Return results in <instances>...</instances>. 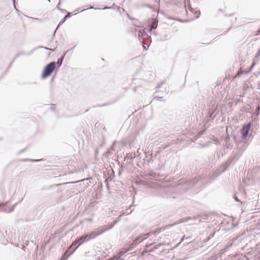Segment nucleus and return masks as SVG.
Instances as JSON below:
<instances>
[{
    "label": "nucleus",
    "instance_id": "c756f323",
    "mask_svg": "<svg viewBox=\"0 0 260 260\" xmlns=\"http://www.w3.org/2000/svg\"><path fill=\"white\" fill-rule=\"evenodd\" d=\"M59 10H60L62 13L67 12V10L65 9H59Z\"/></svg>",
    "mask_w": 260,
    "mask_h": 260
},
{
    "label": "nucleus",
    "instance_id": "39448f33",
    "mask_svg": "<svg viewBox=\"0 0 260 260\" xmlns=\"http://www.w3.org/2000/svg\"><path fill=\"white\" fill-rule=\"evenodd\" d=\"M149 31L151 33L153 29H155L158 25V21L154 18L149 20Z\"/></svg>",
    "mask_w": 260,
    "mask_h": 260
},
{
    "label": "nucleus",
    "instance_id": "37998d69",
    "mask_svg": "<svg viewBox=\"0 0 260 260\" xmlns=\"http://www.w3.org/2000/svg\"><path fill=\"white\" fill-rule=\"evenodd\" d=\"M190 218H190V217H188L187 218V219H190Z\"/></svg>",
    "mask_w": 260,
    "mask_h": 260
},
{
    "label": "nucleus",
    "instance_id": "c9c22d12",
    "mask_svg": "<svg viewBox=\"0 0 260 260\" xmlns=\"http://www.w3.org/2000/svg\"><path fill=\"white\" fill-rule=\"evenodd\" d=\"M25 150V149H23L22 150H21L19 152V153H22L23 152H24Z\"/></svg>",
    "mask_w": 260,
    "mask_h": 260
},
{
    "label": "nucleus",
    "instance_id": "3c124183",
    "mask_svg": "<svg viewBox=\"0 0 260 260\" xmlns=\"http://www.w3.org/2000/svg\"><path fill=\"white\" fill-rule=\"evenodd\" d=\"M50 50H51L52 51H53V49H50Z\"/></svg>",
    "mask_w": 260,
    "mask_h": 260
},
{
    "label": "nucleus",
    "instance_id": "b1692460",
    "mask_svg": "<svg viewBox=\"0 0 260 260\" xmlns=\"http://www.w3.org/2000/svg\"><path fill=\"white\" fill-rule=\"evenodd\" d=\"M163 98V95H161V96H155L154 97V99H156V100H159L161 99H162Z\"/></svg>",
    "mask_w": 260,
    "mask_h": 260
},
{
    "label": "nucleus",
    "instance_id": "423d86ee",
    "mask_svg": "<svg viewBox=\"0 0 260 260\" xmlns=\"http://www.w3.org/2000/svg\"><path fill=\"white\" fill-rule=\"evenodd\" d=\"M44 48V49H46V50H48L49 48H47V47H43L42 46H39V47H36V48H34V49H32L31 51H30L29 52H21L20 53H18L16 55V56H15V57L13 59V61L11 62L10 66H11L13 62L14 61L15 59L17 57H18L21 54H23V55H31V54L33 53V52H34L35 50H36L37 48Z\"/></svg>",
    "mask_w": 260,
    "mask_h": 260
},
{
    "label": "nucleus",
    "instance_id": "49530a36",
    "mask_svg": "<svg viewBox=\"0 0 260 260\" xmlns=\"http://www.w3.org/2000/svg\"><path fill=\"white\" fill-rule=\"evenodd\" d=\"M147 36L149 37V39H151L150 36H148V35H147Z\"/></svg>",
    "mask_w": 260,
    "mask_h": 260
},
{
    "label": "nucleus",
    "instance_id": "4c0bfd02",
    "mask_svg": "<svg viewBox=\"0 0 260 260\" xmlns=\"http://www.w3.org/2000/svg\"><path fill=\"white\" fill-rule=\"evenodd\" d=\"M51 109L54 110L55 109V107H54V105H53V106L51 107Z\"/></svg>",
    "mask_w": 260,
    "mask_h": 260
},
{
    "label": "nucleus",
    "instance_id": "c03bdc74",
    "mask_svg": "<svg viewBox=\"0 0 260 260\" xmlns=\"http://www.w3.org/2000/svg\"><path fill=\"white\" fill-rule=\"evenodd\" d=\"M85 10H86V9H84V10H82L81 12L84 11H85Z\"/></svg>",
    "mask_w": 260,
    "mask_h": 260
},
{
    "label": "nucleus",
    "instance_id": "ddd939ff",
    "mask_svg": "<svg viewBox=\"0 0 260 260\" xmlns=\"http://www.w3.org/2000/svg\"><path fill=\"white\" fill-rule=\"evenodd\" d=\"M69 255H68L67 252H66L61 255L59 260H67L68 258Z\"/></svg>",
    "mask_w": 260,
    "mask_h": 260
},
{
    "label": "nucleus",
    "instance_id": "f3484780",
    "mask_svg": "<svg viewBox=\"0 0 260 260\" xmlns=\"http://www.w3.org/2000/svg\"><path fill=\"white\" fill-rule=\"evenodd\" d=\"M162 244H157V245H155L153 246L152 249L150 250V252H152L153 251L154 249H156L157 248H158L159 247H160Z\"/></svg>",
    "mask_w": 260,
    "mask_h": 260
},
{
    "label": "nucleus",
    "instance_id": "5701e85b",
    "mask_svg": "<svg viewBox=\"0 0 260 260\" xmlns=\"http://www.w3.org/2000/svg\"><path fill=\"white\" fill-rule=\"evenodd\" d=\"M243 74V72L242 71H239L237 74L235 75V78L236 77H239L240 76H241L242 74Z\"/></svg>",
    "mask_w": 260,
    "mask_h": 260
},
{
    "label": "nucleus",
    "instance_id": "2f4dec72",
    "mask_svg": "<svg viewBox=\"0 0 260 260\" xmlns=\"http://www.w3.org/2000/svg\"><path fill=\"white\" fill-rule=\"evenodd\" d=\"M188 8H189L190 11L192 12L193 9L191 7V6L190 4L188 6Z\"/></svg>",
    "mask_w": 260,
    "mask_h": 260
},
{
    "label": "nucleus",
    "instance_id": "1a4fd4ad",
    "mask_svg": "<svg viewBox=\"0 0 260 260\" xmlns=\"http://www.w3.org/2000/svg\"><path fill=\"white\" fill-rule=\"evenodd\" d=\"M233 161V159L232 158H229L226 162H225L222 166L223 169L222 171H225L229 167V166L231 165Z\"/></svg>",
    "mask_w": 260,
    "mask_h": 260
},
{
    "label": "nucleus",
    "instance_id": "72a5a7b5",
    "mask_svg": "<svg viewBox=\"0 0 260 260\" xmlns=\"http://www.w3.org/2000/svg\"><path fill=\"white\" fill-rule=\"evenodd\" d=\"M59 6H60V2L58 3V4H57V6H56V8L59 10Z\"/></svg>",
    "mask_w": 260,
    "mask_h": 260
},
{
    "label": "nucleus",
    "instance_id": "f704fd0d",
    "mask_svg": "<svg viewBox=\"0 0 260 260\" xmlns=\"http://www.w3.org/2000/svg\"><path fill=\"white\" fill-rule=\"evenodd\" d=\"M57 28L58 27H57L56 28L54 31L53 34V37H54L55 36V32H56V29H57Z\"/></svg>",
    "mask_w": 260,
    "mask_h": 260
},
{
    "label": "nucleus",
    "instance_id": "7c9ffc66",
    "mask_svg": "<svg viewBox=\"0 0 260 260\" xmlns=\"http://www.w3.org/2000/svg\"><path fill=\"white\" fill-rule=\"evenodd\" d=\"M234 198L236 201H237V202L240 201L238 199V198L236 196H235Z\"/></svg>",
    "mask_w": 260,
    "mask_h": 260
},
{
    "label": "nucleus",
    "instance_id": "412c9836",
    "mask_svg": "<svg viewBox=\"0 0 260 260\" xmlns=\"http://www.w3.org/2000/svg\"><path fill=\"white\" fill-rule=\"evenodd\" d=\"M8 202L0 203V208H1L2 207H4L8 204Z\"/></svg>",
    "mask_w": 260,
    "mask_h": 260
},
{
    "label": "nucleus",
    "instance_id": "bb28decb",
    "mask_svg": "<svg viewBox=\"0 0 260 260\" xmlns=\"http://www.w3.org/2000/svg\"><path fill=\"white\" fill-rule=\"evenodd\" d=\"M149 46V45H148L147 47H146V46H145V44L144 43H143V47L144 48V49H145L146 50L148 49Z\"/></svg>",
    "mask_w": 260,
    "mask_h": 260
},
{
    "label": "nucleus",
    "instance_id": "20e7f679",
    "mask_svg": "<svg viewBox=\"0 0 260 260\" xmlns=\"http://www.w3.org/2000/svg\"><path fill=\"white\" fill-rule=\"evenodd\" d=\"M150 234H144L142 235L136 237L134 241L133 245L136 246L139 244L140 242L147 239L149 236Z\"/></svg>",
    "mask_w": 260,
    "mask_h": 260
},
{
    "label": "nucleus",
    "instance_id": "dca6fc26",
    "mask_svg": "<svg viewBox=\"0 0 260 260\" xmlns=\"http://www.w3.org/2000/svg\"><path fill=\"white\" fill-rule=\"evenodd\" d=\"M138 36L140 41H141V39H142V37L143 36V34L141 31H139L138 32Z\"/></svg>",
    "mask_w": 260,
    "mask_h": 260
},
{
    "label": "nucleus",
    "instance_id": "6ab92c4d",
    "mask_svg": "<svg viewBox=\"0 0 260 260\" xmlns=\"http://www.w3.org/2000/svg\"><path fill=\"white\" fill-rule=\"evenodd\" d=\"M66 20H67V19H65V18H64V17H63V18L61 19V20L59 22V24H58V26H57V27H58V26H59V25H60L62 24H63V23L66 21Z\"/></svg>",
    "mask_w": 260,
    "mask_h": 260
},
{
    "label": "nucleus",
    "instance_id": "603ef678",
    "mask_svg": "<svg viewBox=\"0 0 260 260\" xmlns=\"http://www.w3.org/2000/svg\"><path fill=\"white\" fill-rule=\"evenodd\" d=\"M259 31L260 32V28L259 29Z\"/></svg>",
    "mask_w": 260,
    "mask_h": 260
},
{
    "label": "nucleus",
    "instance_id": "f03ea898",
    "mask_svg": "<svg viewBox=\"0 0 260 260\" xmlns=\"http://www.w3.org/2000/svg\"><path fill=\"white\" fill-rule=\"evenodd\" d=\"M56 68V63L54 61H51L48 63L44 68L41 77L45 79L49 77Z\"/></svg>",
    "mask_w": 260,
    "mask_h": 260
},
{
    "label": "nucleus",
    "instance_id": "e433bc0d",
    "mask_svg": "<svg viewBox=\"0 0 260 260\" xmlns=\"http://www.w3.org/2000/svg\"><path fill=\"white\" fill-rule=\"evenodd\" d=\"M60 185H61V184H54L53 186L56 187V186H58Z\"/></svg>",
    "mask_w": 260,
    "mask_h": 260
},
{
    "label": "nucleus",
    "instance_id": "a878e982",
    "mask_svg": "<svg viewBox=\"0 0 260 260\" xmlns=\"http://www.w3.org/2000/svg\"><path fill=\"white\" fill-rule=\"evenodd\" d=\"M184 221H185V220H183V219H181L179 222H175V223H174V224H173V225H174V224H178V223H179L183 222H184ZM172 225H173V224L170 225V226H172Z\"/></svg>",
    "mask_w": 260,
    "mask_h": 260
},
{
    "label": "nucleus",
    "instance_id": "2eb2a0df",
    "mask_svg": "<svg viewBox=\"0 0 260 260\" xmlns=\"http://www.w3.org/2000/svg\"><path fill=\"white\" fill-rule=\"evenodd\" d=\"M22 160L24 161H27V160H29L30 161L36 162V161H39L40 160L39 159H35L25 158V159H22Z\"/></svg>",
    "mask_w": 260,
    "mask_h": 260
},
{
    "label": "nucleus",
    "instance_id": "a211bd4d",
    "mask_svg": "<svg viewBox=\"0 0 260 260\" xmlns=\"http://www.w3.org/2000/svg\"><path fill=\"white\" fill-rule=\"evenodd\" d=\"M110 104H111V103H105V104H103L102 105L93 106V107H103V106H107L110 105Z\"/></svg>",
    "mask_w": 260,
    "mask_h": 260
},
{
    "label": "nucleus",
    "instance_id": "8fccbe9b",
    "mask_svg": "<svg viewBox=\"0 0 260 260\" xmlns=\"http://www.w3.org/2000/svg\"><path fill=\"white\" fill-rule=\"evenodd\" d=\"M50 50H51L52 51H53V49H50Z\"/></svg>",
    "mask_w": 260,
    "mask_h": 260
},
{
    "label": "nucleus",
    "instance_id": "a18cd8bd",
    "mask_svg": "<svg viewBox=\"0 0 260 260\" xmlns=\"http://www.w3.org/2000/svg\"><path fill=\"white\" fill-rule=\"evenodd\" d=\"M219 11L220 12H221V11H222V10L220 9H219Z\"/></svg>",
    "mask_w": 260,
    "mask_h": 260
},
{
    "label": "nucleus",
    "instance_id": "473e14b6",
    "mask_svg": "<svg viewBox=\"0 0 260 260\" xmlns=\"http://www.w3.org/2000/svg\"><path fill=\"white\" fill-rule=\"evenodd\" d=\"M15 0H13V5H14V8H15V9L16 10V11H18V9H17L16 8V7H15Z\"/></svg>",
    "mask_w": 260,
    "mask_h": 260
},
{
    "label": "nucleus",
    "instance_id": "09e8293b",
    "mask_svg": "<svg viewBox=\"0 0 260 260\" xmlns=\"http://www.w3.org/2000/svg\"><path fill=\"white\" fill-rule=\"evenodd\" d=\"M50 50H51L52 51H53V49H50Z\"/></svg>",
    "mask_w": 260,
    "mask_h": 260
},
{
    "label": "nucleus",
    "instance_id": "393cba45",
    "mask_svg": "<svg viewBox=\"0 0 260 260\" xmlns=\"http://www.w3.org/2000/svg\"><path fill=\"white\" fill-rule=\"evenodd\" d=\"M195 13L198 14L197 16H196V18H198L199 17L200 15V11H197V10L196 11H195Z\"/></svg>",
    "mask_w": 260,
    "mask_h": 260
},
{
    "label": "nucleus",
    "instance_id": "6e6552de",
    "mask_svg": "<svg viewBox=\"0 0 260 260\" xmlns=\"http://www.w3.org/2000/svg\"><path fill=\"white\" fill-rule=\"evenodd\" d=\"M115 7L116 8V9H117V10L118 11H119V10L120 9V7L116 6L114 4H113V5L112 7L105 6L102 9L103 10H106V9H115ZM88 9H95V10H101V8H94L92 6H90Z\"/></svg>",
    "mask_w": 260,
    "mask_h": 260
},
{
    "label": "nucleus",
    "instance_id": "c85d7f7f",
    "mask_svg": "<svg viewBox=\"0 0 260 260\" xmlns=\"http://www.w3.org/2000/svg\"><path fill=\"white\" fill-rule=\"evenodd\" d=\"M169 146H170V144H168L167 145H165V146H163V145H162V148H163L164 149H166L167 148H168V147H169Z\"/></svg>",
    "mask_w": 260,
    "mask_h": 260
},
{
    "label": "nucleus",
    "instance_id": "0eeeda50",
    "mask_svg": "<svg viewBox=\"0 0 260 260\" xmlns=\"http://www.w3.org/2000/svg\"><path fill=\"white\" fill-rule=\"evenodd\" d=\"M165 83V81L161 82L160 83H159L157 86L156 87V92L160 93L161 95H164V94H167L168 93L169 91L167 90V89L165 88V90H159V88L161 87L162 85H164Z\"/></svg>",
    "mask_w": 260,
    "mask_h": 260
},
{
    "label": "nucleus",
    "instance_id": "a19ab883",
    "mask_svg": "<svg viewBox=\"0 0 260 260\" xmlns=\"http://www.w3.org/2000/svg\"><path fill=\"white\" fill-rule=\"evenodd\" d=\"M153 35H156V32H155V31H154V32H153Z\"/></svg>",
    "mask_w": 260,
    "mask_h": 260
},
{
    "label": "nucleus",
    "instance_id": "58836bf2",
    "mask_svg": "<svg viewBox=\"0 0 260 260\" xmlns=\"http://www.w3.org/2000/svg\"><path fill=\"white\" fill-rule=\"evenodd\" d=\"M233 139L235 141H236V137L235 136H234Z\"/></svg>",
    "mask_w": 260,
    "mask_h": 260
},
{
    "label": "nucleus",
    "instance_id": "ea45409f",
    "mask_svg": "<svg viewBox=\"0 0 260 260\" xmlns=\"http://www.w3.org/2000/svg\"><path fill=\"white\" fill-rule=\"evenodd\" d=\"M83 180H80V181H82ZM80 182V181H77V182H73V183H76L77 182Z\"/></svg>",
    "mask_w": 260,
    "mask_h": 260
},
{
    "label": "nucleus",
    "instance_id": "79ce46f5",
    "mask_svg": "<svg viewBox=\"0 0 260 260\" xmlns=\"http://www.w3.org/2000/svg\"><path fill=\"white\" fill-rule=\"evenodd\" d=\"M88 111H89V109H87V110L85 111V112H88Z\"/></svg>",
    "mask_w": 260,
    "mask_h": 260
},
{
    "label": "nucleus",
    "instance_id": "aec40b11",
    "mask_svg": "<svg viewBox=\"0 0 260 260\" xmlns=\"http://www.w3.org/2000/svg\"><path fill=\"white\" fill-rule=\"evenodd\" d=\"M214 113V111H210L208 112L207 117L208 118H211L213 114Z\"/></svg>",
    "mask_w": 260,
    "mask_h": 260
},
{
    "label": "nucleus",
    "instance_id": "9d476101",
    "mask_svg": "<svg viewBox=\"0 0 260 260\" xmlns=\"http://www.w3.org/2000/svg\"><path fill=\"white\" fill-rule=\"evenodd\" d=\"M64 56H62L58 58L57 61L55 62L56 63V68L58 69L62 64V61L63 60Z\"/></svg>",
    "mask_w": 260,
    "mask_h": 260
},
{
    "label": "nucleus",
    "instance_id": "4468645a",
    "mask_svg": "<svg viewBox=\"0 0 260 260\" xmlns=\"http://www.w3.org/2000/svg\"><path fill=\"white\" fill-rule=\"evenodd\" d=\"M214 236V234H211L208 237L204 239V242H208Z\"/></svg>",
    "mask_w": 260,
    "mask_h": 260
},
{
    "label": "nucleus",
    "instance_id": "f8f14e48",
    "mask_svg": "<svg viewBox=\"0 0 260 260\" xmlns=\"http://www.w3.org/2000/svg\"><path fill=\"white\" fill-rule=\"evenodd\" d=\"M161 232L160 229H158L155 231H151L150 232L147 233V234H150L149 236L153 235L154 236H156L157 235H158L159 233H160Z\"/></svg>",
    "mask_w": 260,
    "mask_h": 260
},
{
    "label": "nucleus",
    "instance_id": "de8ad7c7",
    "mask_svg": "<svg viewBox=\"0 0 260 260\" xmlns=\"http://www.w3.org/2000/svg\"><path fill=\"white\" fill-rule=\"evenodd\" d=\"M47 2H50V0H47Z\"/></svg>",
    "mask_w": 260,
    "mask_h": 260
},
{
    "label": "nucleus",
    "instance_id": "4be33fe9",
    "mask_svg": "<svg viewBox=\"0 0 260 260\" xmlns=\"http://www.w3.org/2000/svg\"><path fill=\"white\" fill-rule=\"evenodd\" d=\"M67 13V14L64 17L65 18V19H66L70 18L71 16V13L68 12Z\"/></svg>",
    "mask_w": 260,
    "mask_h": 260
},
{
    "label": "nucleus",
    "instance_id": "7ed1b4c3",
    "mask_svg": "<svg viewBox=\"0 0 260 260\" xmlns=\"http://www.w3.org/2000/svg\"><path fill=\"white\" fill-rule=\"evenodd\" d=\"M252 124L249 123L243 126L241 129V133L243 139H245L248 136Z\"/></svg>",
    "mask_w": 260,
    "mask_h": 260
},
{
    "label": "nucleus",
    "instance_id": "f257e3e1",
    "mask_svg": "<svg viewBox=\"0 0 260 260\" xmlns=\"http://www.w3.org/2000/svg\"><path fill=\"white\" fill-rule=\"evenodd\" d=\"M113 227V225H111L108 228L106 225H103L102 226H100L94 231L90 232L88 234H86L82 236L77 238V239L74 242L73 245L76 244L78 243L79 244L75 248L74 251L71 253L72 254L81 245L83 244L85 242H86L90 240L93 239L99 236V235L104 233L105 231L112 229Z\"/></svg>",
    "mask_w": 260,
    "mask_h": 260
},
{
    "label": "nucleus",
    "instance_id": "cd10ccee",
    "mask_svg": "<svg viewBox=\"0 0 260 260\" xmlns=\"http://www.w3.org/2000/svg\"><path fill=\"white\" fill-rule=\"evenodd\" d=\"M255 65V63L254 62H252V64H251V66H250V69H249V71H250L251 70V69L253 68V67Z\"/></svg>",
    "mask_w": 260,
    "mask_h": 260
},
{
    "label": "nucleus",
    "instance_id": "9b49d317",
    "mask_svg": "<svg viewBox=\"0 0 260 260\" xmlns=\"http://www.w3.org/2000/svg\"><path fill=\"white\" fill-rule=\"evenodd\" d=\"M16 204H15V205H14L12 207H11V208L9 210H7V209L6 208H2V210L6 213H11L13 211Z\"/></svg>",
    "mask_w": 260,
    "mask_h": 260
}]
</instances>
